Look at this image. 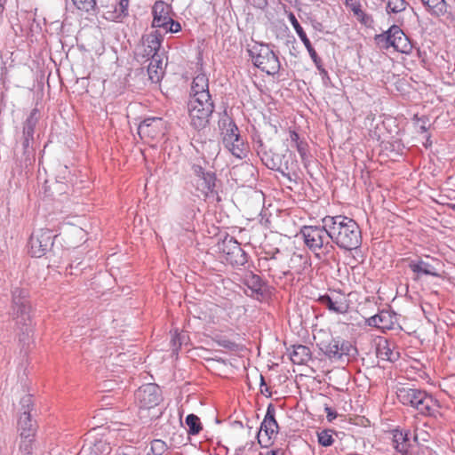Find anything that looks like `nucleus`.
Wrapping results in <instances>:
<instances>
[{"instance_id": "f257e3e1", "label": "nucleus", "mask_w": 455, "mask_h": 455, "mask_svg": "<svg viewBox=\"0 0 455 455\" xmlns=\"http://www.w3.org/2000/svg\"><path fill=\"white\" fill-rule=\"evenodd\" d=\"M327 219L333 245L345 251L355 250L361 245V230L353 219L344 215H327Z\"/></svg>"}, {"instance_id": "f03ea898", "label": "nucleus", "mask_w": 455, "mask_h": 455, "mask_svg": "<svg viewBox=\"0 0 455 455\" xmlns=\"http://www.w3.org/2000/svg\"><path fill=\"white\" fill-rule=\"evenodd\" d=\"M328 221L327 216H325L322 219L321 226H303L300 228V235L305 245L318 259H326L335 251L329 232Z\"/></svg>"}, {"instance_id": "7ed1b4c3", "label": "nucleus", "mask_w": 455, "mask_h": 455, "mask_svg": "<svg viewBox=\"0 0 455 455\" xmlns=\"http://www.w3.org/2000/svg\"><path fill=\"white\" fill-rule=\"evenodd\" d=\"M12 315L20 330V340L26 342L33 333L31 305L27 290L15 287L12 291Z\"/></svg>"}, {"instance_id": "20e7f679", "label": "nucleus", "mask_w": 455, "mask_h": 455, "mask_svg": "<svg viewBox=\"0 0 455 455\" xmlns=\"http://www.w3.org/2000/svg\"><path fill=\"white\" fill-rule=\"evenodd\" d=\"M254 148L260 160L268 169L279 172L290 181H295L297 164L288 149L284 154L274 153L271 149H267L260 138L254 140Z\"/></svg>"}, {"instance_id": "39448f33", "label": "nucleus", "mask_w": 455, "mask_h": 455, "mask_svg": "<svg viewBox=\"0 0 455 455\" xmlns=\"http://www.w3.org/2000/svg\"><path fill=\"white\" fill-rule=\"evenodd\" d=\"M400 401L425 416L434 415L439 407L435 399L419 389L400 388Z\"/></svg>"}, {"instance_id": "423d86ee", "label": "nucleus", "mask_w": 455, "mask_h": 455, "mask_svg": "<svg viewBox=\"0 0 455 455\" xmlns=\"http://www.w3.org/2000/svg\"><path fill=\"white\" fill-rule=\"evenodd\" d=\"M249 54L254 66L267 75H275L279 72L281 63L278 56L268 44H257L249 50Z\"/></svg>"}, {"instance_id": "0eeeda50", "label": "nucleus", "mask_w": 455, "mask_h": 455, "mask_svg": "<svg viewBox=\"0 0 455 455\" xmlns=\"http://www.w3.org/2000/svg\"><path fill=\"white\" fill-rule=\"evenodd\" d=\"M222 124L225 127V131L222 132V141L225 148L239 159L246 157L247 145L241 137L236 124L230 118L223 119Z\"/></svg>"}, {"instance_id": "6e6552de", "label": "nucleus", "mask_w": 455, "mask_h": 455, "mask_svg": "<svg viewBox=\"0 0 455 455\" xmlns=\"http://www.w3.org/2000/svg\"><path fill=\"white\" fill-rule=\"evenodd\" d=\"M172 7L164 1H156L152 7V28H162L165 33H177L180 31L181 26L179 21L172 18Z\"/></svg>"}, {"instance_id": "1a4fd4ad", "label": "nucleus", "mask_w": 455, "mask_h": 455, "mask_svg": "<svg viewBox=\"0 0 455 455\" xmlns=\"http://www.w3.org/2000/svg\"><path fill=\"white\" fill-rule=\"evenodd\" d=\"M275 415V406L270 403L267 406L265 418L261 422L259 431L257 435L258 442L262 447H268L272 443V440L275 438L278 434L279 427Z\"/></svg>"}, {"instance_id": "9d476101", "label": "nucleus", "mask_w": 455, "mask_h": 455, "mask_svg": "<svg viewBox=\"0 0 455 455\" xmlns=\"http://www.w3.org/2000/svg\"><path fill=\"white\" fill-rule=\"evenodd\" d=\"M56 236L50 229H40L34 232L28 242V252L32 257L41 258L53 246V239Z\"/></svg>"}, {"instance_id": "9b49d317", "label": "nucleus", "mask_w": 455, "mask_h": 455, "mask_svg": "<svg viewBox=\"0 0 455 455\" xmlns=\"http://www.w3.org/2000/svg\"><path fill=\"white\" fill-rule=\"evenodd\" d=\"M167 129L166 122L161 117L144 119L138 127V133L146 141L158 140L163 138Z\"/></svg>"}, {"instance_id": "f8f14e48", "label": "nucleus", "mask_w": 455, "mask_h": 455, "mask_svg": "<svg viewBox=\"0 0 455 455\" xmlns=\"http://www.w3.org/2000/svg\"><path fill=\"white\" fill-rule=\"evenodd\" d=\"M162 392L158 385L148 383L141 386L135 392V401L140 409H151L162 401Z\"/></svg>"}, {"instance_id": "ddd939ff", "label": "nucleus", "mask_w": 455, "mask_h": 455, "mask_svg": "<svg viewBox=\"0 0 455 455\" xmlns=\"http://www.w3.org/2000/svg\"><path fill=\"white\" fill-rule=\"evenodd\" d=\"M220 252L225 255L227 262L233 266H243L247 262V255L234 237H225L218 243Z\"/></svg>"}, {"instance_id": "4468645a", "label": "nucleus", "mask_w": 455, "mask_h": 455, "mask_svg": "<svg viewBox=\"0 0 455 455\" xmlns=\"http://www.w3.org/2000/svg\"><path fill=\"white\" fill-rule=\"evenodd\" d=\"M21 413L18 420V427L20 431V437L35 436L36 427L31 420L30 412L33 410L34 403L31 395H24L20 400Z\"/></svg>"}, {"instance_id": "2eb2a0df", "label": "nucleus", "mask_w": 455, "mask_h": 455, "mask_svg": "<svg viewBox=\"0 0 455 455\" xmlns=\"http://www.w3.org/2000/svg\"><path fill=\"white\" fill-rule=\"evenodd\" d=\"M319 347L331 360L341 359L343 355H354L355 347L346 340L331 339L329 343L321 342Z\"/></svg>"}, {"instance_id": "dca6fc26", "label": "nucleus", "mask_w": 455, "mask_h": 455, "mask_svg": "<svg viewBox=\"0 0 455 455\" xmlns=\"http://www.w3.org/2000/svg\"><path fill=\"white\" fill-rule=\"evenodd\" d=\"M321 305L336 314H346L349 309V303L345 293L332 291L318 298Z\"/></svg>"}, {"instance_id": "f3484780", "label": "nucleus", "mask_w": 455, "mask_h": 455, "mask_svg": "<svg viewBox=\"0 0 455 455\" xmlns=\"http://www.w3.org/2000/svg\"><path fill=\"white\" fill-rule=\"evenodd\" d=\"M163 36L158 30H154L149 34L144 35L141 38L142 42V57L149 58L154 56H160L158 53Z\"/></svg>"}, {"instance_id": "a211bd4d", "label": "nucleus", "mask_w": 455, "mask_h": 455, "mask_svg": "<svg viewBox=\"0 0 455 455\" xmlns=\"http://www.w3.org/2000/svg\"><path fill=\"white\" fill-rule=\"evenodd\" d=\"M39 120V111L37 108L31 110L29 116L23 124L21 144L24 153H27L30 142L34 140L35 128Z\"/></svg>"}, {"instance_id": "6ab92c4d", "label": "nucleus", "mask_w": 455, "mask_h": 455, "mask_svg": "<svg viewBox=\"0 0 455 455\" xmlns=\"http://www.w3.org/2000/svg\"><path fill=\"white\" fill-rule=\"evenodd\" d=\"M130 0H116L111 6H106L104 17L111 21L122 22L129 15Z\"/></svg>"}, {"instance_id": "aec40b11", "label": "nucleus", "mask_w": 455, "mask_h": 455, "mask_svg": "<svg viewBox=\"0 0 455 455\" xmlns=\"http://www.w3.org/2000/svg\"><path fill=\"white\" fill-rule=\"evenodd\" d=\"M208 108V106H206ZM190 124L196 130L205 128L210 123V117L213 112L208 108H198L188 105Z\"/></svg>"}, {"instance_id": "412c9836", "label": "nucleus", "mask_w": 455, "mask_h": 455, "mask_svg": "<svg viewBox=\"0 0 455 455\" xmlns=\"http://www.w3.org/2000/svg\"><path fill=\"white\" fill-rule=\"evenodd\" d=\"M395 320V314L392 315L388 311H381L380 313L369 317L366 322L369 326H373L381 329L382 331H386L394 328Z\"/></svg>"}, {"instance_id": "4be33fe9", "label": "nucleus", "mask_w": 455, "mask_h": 455, "mask_svg": "<svg viewBox=\"0 0 455 455\" xmlns=\"http://www.w3.org/2000/svg\"><path fill=\"white\" fill-rule=\"evenodd\" d=\"M111 451L109 443L104 440H94L91 441L88 438L85 440V443L83 445L80 451L81 455H105L108 454Z\"/></svg>"}, {"instance_id": "5701e85b", "label": "nucleus", "mask_w": 455, "mask_h": 455, "mask_svg": "<svg viewBox=\"0 0 455 455\" xmlns=\"http://www.w3.org/2000/svg\"><path fill=\"white\" fill-rule=\"evenodd\" d=\"M281 253L276 251L271 257H265L259 259V266L269 272V275L275 276L277 273L283 275L290 274L289 270H283L279 264Z\"/></svg>"}, {"instance_id": "b1692460", "label": "nucleus", "mask_w": 455, "mask_h": 455, "mask_svg": "<svg viewBox=\"0 0 455 455\" xmlns=\"http://www.w3.org/2000/svg\"><path fill=\"white\" fill-rule=\"evenodd\" d=\"M216 176L214 172L195 178L193 185L203 196H207L214 191Z\"/></svg>"}, {"instance_id": "393cba45", "label": "nucleus", "mask_w": 455, "mask_h": 455, "mask_svg": "<svg viewBox=\"0 0 455 455\" xmlns=\"http://www.w3.org/2000/svg\"><path fill=\"white\" fill-rule=\"evenodd\" d=\"M398 32V26L392 25L387 31L382 34L376 35L374 37L375 43L381 49H388L389 47H394L395 50H397V45L395 44V35Z\"/></svg>"}, {"instance_id": "a878e982", "label": "nucleus", "mask_w": 455, "mask_h": 455, "mask_svg": "<svg viewBox=\"0 0 455 455\" xmlns=\"http://www.w3.org/2000/svg\"><path fill=\"white\" fill-rule=\"evenodd\" d=\"M377 355L381 360L395 362L398 360V351L395 350V344L390 343L387 339L379 342L377 347Z\"/></svg>"}, {"instance_id": "bb28decb", "label": "nucleus", "mask_w": 455, "mask_h": 455, "mask_svg": "<svg viewBox=\"0 0 455 455\" xmlns=\"http://www.w3.org/2000/svg\"><path fill=\"white\" fill-rule=\"evenodd\" d=\"M150 62L148 67V74L149 79L153 83H158L164 74L163 60L160 56L149 57Z\"/></svg>"}, {"instance_id": "cd10ccee", "label": "nucleus", "mask_w": 455, "mask_h": 455, "mask_svg": "<svg viewBox=\"0 0 455 455\" xmlns=\"http://www.w3.org/2000/svg\"><path fill=\"white\" fill-rule=\"evenodd\" d=\"M202 94L211 95L209 92V80L204 74H199L193 79L190 97Z\"/></svg>"}, {"instance_id": "c85d7f7f", "label": "nucleus", "mask_w": 455, "mask_h": 455, "mask_svg": "<svg viewBox=\"0 0 455 455\" xmlns=\"http://www.w3.org/2000/svg\"><path fill=\"white\" fill-rule=\"evenodd\" d=\"M244 284L248 287L252 294L263 295L265 292V283L261 277L258 275L250 273L244 277Z\"/></svg>"}, {"instance_id": "c756f323", "label": "nucleus", "mask_w": 455, "mask_h": 455, "mask_svg": "<svg viewBox=\"0 0 455 455\" xmlns=\"http://www.w3.org/2000/svg\"><path fill=\"white\" fill-rule=\"evenodd\" d=\"M289 137L292 146L297 148L302 162H307L309 157L307 142L301 140L299 134L295 131H290Z\"/></svg>"}, {"instance_id": "7c9ffc66", "label": "nucleus", "mask_w": 455, "mask_h": 455, "mask_svg": "<svg viewBox=\"0 0 455 455\" xmlns=\"http://www.w3.org/2000/svg\"><path fill=\"white\" fill-rule=\"evenodd\" d=\"M310 357V349L304 345L293 346V350L290 355L291 362L295 364H304Z\"/></svg>"}, {"instance_id": "2f4dec72", "label": "nucleus", "mask_w": 455, "mask_h": 455, "mask_svg": "<svg viewBox=\"0 0 455 455\" xmlns=\"http://www.w3.org/2000/svg\"><path fill=\"white\" fill-rule=\"evenodd\" d=\"M421 2L432 15L440 17L447 12L445 0H421Z\"/></svg>"}, {"instance_id": "473e14b6", "label": "nucleus", "mask_w": 455, "mask_h": 455, "mask_svg": "<svg viewBox=\"0 0 455 455\" xmlns=\"http://www.w3.org/2000/svg\"><path fill=\"white\" fill-rule=\"evenodd\" d=\"M188 105L198 108H206V106H208L209 111H214V103L211 95L191 96Z\"/></svg>"}, {"instance_id": "72a5a7b5", "label": "nucleus", "mask_w": 455, "mask_h": 455, "mask_svg": "<svg viewBox=\"0 0 455 455\" xmlns=\"http://www.w3.org/2000/svg\"><path fill=\"white\" fill-rule=\"evenodd\" d=\"M409 267L417 275L424 274L429 275H437V273L430 264L419 260V261H411L409 264Z\"/></svg>"}, {"instance_id": "f704fd0d", "label": "nucleus", "mask_w": 455, "mask_h": 455, "mask_svg": "<svg viewBox=\"0 0 455 455\" xmlns=\"http://www.w3.org/2000/svg\"><path fill=\"white\" fill-rule=\"evenodd\" d=\"M188 427V434L192 435H198L202 430V424L200 419L195 414H188L185 420Z\"/></svg>"}, {"instance_id": "c9c22d12", "label": "nucleus", "mask_w": 455, "mask_h": 455, "mask_svg": "<svg viewBox=\"0 0 455 455\" xmlns=\"http://www.w3.org/2000/svg\"><path fill=\"white\" fill-rule=\"evenodd\" d=\"M354 15L357 18V20L366 27H371L373 23V19L371 16L366 14L359 4H352V10Z\"/></svg>"}, {"instance_id": "e433bc0d", "label": "nucleus", "mask_w": 455, "mask_h": 455, "mask_svg": "<svg viewBox=\"0 0 455 455\" xmlns=\"http://www.w3.org/2000/svg\"><path fill=\"white\" fill-rule=\"evenodd\" d=\"M336 433L331 429H323L317 433L318 443L323 447H329L334 443L333 435Z\"/></svg>"}, {"instance_id": "4c0bfd02", "label": "nucleus", "mask_w": 455, "mask_h": 455, "mask_svg": "<svg viewBox=\"0 0 455 455\" xmlns=\"http://www.w3.org/2000/svg\"><path fill=\"white\" fill-rule=\"evenodd\" d=\"M35 436L20 437L19 451L21 455H32L34 449Z\"/></svg>"}, {"instance_id": "58836bf2", "label": "nucleus", "mask_w": 455, "mask_h": 455, "mask_svg": "<svg viewBox=\"0 0 455 455\" xmlns=\"http://www.w3.org/2000/svg\"><path fill=\"white\" fill-rule=\"evenodd\" d=\"M290 20L291 22L293 28L295 29L296 33L298 34L299 37L303 42L304 45L309 44L310 41H309L308 37L307 36V34L304 31L303 28L300 26L299 22L294 16V14L291 13L290 15Z\"/></svg>"}, {"instance_id": "ea45409f", "label": "nucleus", "mask_w": 455, "mask_h": 455, "mask_svg": "<svg viewBox=\"0 0 455 455\" xmlns=\"http://www.w3.org/2000/svg\"><path fill=\"white\" fill-rule=\"evenodd\" d=\"M150 450L151 452H148L147 455H164L167 451V445L164 441L156 439L151 442Z\"/></svg>"}, {"instance_id": "a19ab883", "label": "nucleus", "mask_w": 455, "mask_h": 455, "mask_svg": "<svg viewBox=\"0 0 455 455\" xmlns=\"http://www.w3.org/2000/svg\"><path fill=\"white\" fill-rule=\"evenodd\" d=\"M72 2L77 9L84 12L92 11L96 6L95 0H72Z\"/></svg>"}, {"instance_id": "79ce46f5", "label": "nucleus", "mask_w": 455, "mask_h": 455, "mask_svg": "<svg viewBox=\"0 0 455 455\" xmlns=\"http://www.w3.org/2000/svg\"><path fill=\"white\" fill-rule=\"evenodd\" d=\"M192 171L196 176L195 178L202 177L204 175H206V174H209L212 172H206L203 166H201L200 164H196L192 165Z\"/></svg>"}, {"instance_id": "37998d69", "label": "nucleus", "mask_w": 455, "mask_h": 455, "mask_svg": "<svg viewBox=\"0 0 455 455\" xmlns=\"http://www.w3.org/2000/svg\"><path fill=\"white\" fill-rule=\"evenodd\" d=\"M324 411L326 412V418L330 422L335 419L338 416L337 412L331 407H329L327 404H325L324 406Z\"/></svg>"}, {"instance_id": "c03bdc74", "label": "nucleus", "mask_w": 455, "mask_h": 455, "mask_svg": "<svg viewBox=\"0 0 455 455\" xmlns=\"http://www.w3.org/2000/svg\"><path fill=\"white\" fill-rule=\"evenodd\" d=\"M400 453H403V455H413L414 454V445L411 443H408V447H404V444H403L402 447H400Z\"/></svg>"}, {"instance_id": "a18cd8bd", "label": "nucleus", "mask_w": 455, "mask_h": 455, "mask_svg": "<svg viewBox=\"0 0 455 455\" xmlns=\"http://www.w3.org/2000/svg\"><path fill=\"white\" fill-rule=\"evenodd\" d=\"M70 174L68 166H60L59 170L58 179L60 180H67L68 176Z\"/></svg>"}, {"instance_id": "49530a36", "label": "nucleus", "mask_w": 455, "mask_h": 455, "mask_svg": "<svg viewBox=\"0 0 455 455\" xmlns=\"http://www.w3.org/2000/svg\"><path fill=\"white\" fill-rule=\"evenodd\" d=\"M387 12H394V13L398 12L395 0H388V3L387 4Z\"/></svg>"}, {"instance_id": "de8ad7c7", "label": "nucleus", "mask_w": 455, "mask_h": 455, "mask_svg": "<svg viewBox=\"0 0 455 455\" xmlns=\"http://www.w3.org/2000/svg\"><path fill=\"white\" fill-rule=\"evenodd\" d=\"M219 344L221 347H223L225 348H228V349H234L236 347L235 343H234L230 340H228V339H222L219 342Z\"/></svg>"}, {"instance_id": "09e8293b", "label": "nucleus", "mask_w": 455, "mask_h": 455, "mask_svg": "<svg viewBox=\"0 0 455 455\" xmlns=\"http://www.w3.org/2000/svg\"><path fill=\"white\" fill-rule=\"evenodd\" d=\"M305 47L307 48L312 60L317 59L319 56L317 55L315 50L314 49V47L312 46L311 43H309V44H305Z\"/></svg>"}, {"instance_id": "8fccbe9b", "label": "nucleus", "mask_w": 455, "mask_h": 455, "mask_svg": "<svg viewBox=\"0 0 455 455\" xmlns=\"http://www.w3.org/2000/svg\"><path fill=\"white\" fill-rule=\"evenodd\" d=\"M204 148H207L209 149L213 148L214 150L216 151L217 144L213 140H209L208 142H204V144H202L203 150L204 149Z\"/></svg>"}, {"instance_id": "3c124183", "label": "nucleus", "mask_w": 455, "mask_h": 455, "mask_svg": "<svg viewBox=\"0 0 455 455\" xmlns=\"http://www.w3.org/2000/svg\"><path fill=\"white\" fill-rule=\"evenodd\" d=\"M267 0H258L257 2L254 1V5L259 7V8H263L267 5Z\"/></svg>"}, {"instance_id": "603ef678", "label": "nucleus", "mask_w": 455, "mask_h": 455, "mask_svg": "<svg viewBox=\"0 0 455 455\" xmlns=\"http://www.w3.org/2000/svg\"><path fill=\"white\" fill-rule=\"evenodd\" d=\"M265 387H261L260 388V392L265 395L266 396H270L271 395V392L269 390V388L266 386H264Z\"/></svg>"}, {"instance_id": "864d4df0", "label": "nucleus", "mask_w": 455, "mask_h": 455, "mask_svg": "<svg viewBox=\"0 0 455 455\" xmlns=\"http://www.w3.org/2000/svg\"><path fill=\"white\" fill-rule=\"evenodd\" d=\"M313 61H314L315 65L316 66L317 69L321 68L323 67L322 60L320 59V57H318L317 59L314 60Z\"/></svg>"}, {"instance_id": "5fc2aeb1", "label": "nucleus", "mask_w": 455, "mask_h": 455, "mask_svg": "<svg viewBox=\"0 0 455 455\" xmlns=\"http://www.w3.org/2000/svg\"><path fill=\"white\" fill-rule=\"evenodd\" d=\"M407 443H410L409 433L404 434L403 444H404V446H405V445H407ZM399 445H402V443H399Z\"/></svg>"}, {"instance_id": "6e6d98bb", "label": "nucleus", "mask_w": 455, "mask_h": 455, "mask_svg": "<svg viewBox=\"0 0 455 455\" xmlns=\"http://www.w3.org/2000/svg\"><path fill=\"white\" fill-rule=\"evenodd\" d=\"M354 0H345V4L352 9V4H359L358 3H353Z\"/></svg>"}, {"instance_id": "4d7b16f0", "label": "nucleus", "mask_w": 455, "mask_h": 455, "mask_svg": "<svg viewBox=\"0 0 455 455\" xmlns=\"http://www.w3.org/2000/svg\"><path fill=\"white\" fill-rule=\"evenodd\" d=\"M318 70L320 71V74L323 76H328V73H327L326 69L323 67H322L321 68H318Z\"/></svg>"}, {"instance_id": "13d9d810", "label": "nucleus", "mask_w": 455, "mask_h": 455, "mask_svg": "<svg viewBox=\"0 0 455 455\" xmlns=\"http://www.w3.org/2000/svg\"><path fill=\"white\" fill-rule=\"evenodd\" d=\"M411 48V45H408V44H405L404 45V48L403 50H400L401 52L403 53H408L409 50Z\"/></svg>"}, {"instance_id": "bf43d9fd", "label": "nucleus", "mask_w": 455, "mask_h": 455, "mask_svg": "<svg viewBox=\"0 0 455 455\" xmlns=\"http://www.w3.org/2000/svg\"><path fill=\"white\" fill-rule=\"evenodd\" d=\"M395 437H396V435H395V434H394V440H393V443H394V448H395V450H398V441L395 439Z\"/></svg>"}, {"instance_id": "052dcab7", "label": "nucleus", "mask_w": 455, "mask_h": 455, "mask_svg": "<svg viewBox=\"0 0 455 455\" xmlns=\"http://www.w3.org/2000/svg\"><path fill=\"white\" fill-rule=\"evenodd\" d=\"M260 378V388L263 387V386H266L264 377L262 375H259Z\"/></svg>"}, {"instance_id": "680f3d73", "label": "nucleus", "mask_w": 455, "mask_h": 455, "mask_svg": "<svg viewBox=\"0 0 455 455\" xmlns=\"http://www.w3.org/2000/svg\"><path fill=\"white\" fill-rule=\"evenodd\" d=\"M276 454H277V451H274V450L269 451L267 453V455H276Z\"/></svg>"}, {"instance_id": "e2e57ef3", "label": "nucleus", "mask_w": 455, "mask_h": 455, "mask_svg": "<svg viewBox=\"0 0 455 455\" xmlns=\"http://www.w3.org/2000/svg\"><path fill=\"white\" fill-rule=\"evenodd\" d=\"M448 207L453 211H455V204H448Z\"/></svg>"}, {"instance_id": "0e129e2a", "label": "nucleus", "mask_w": 455, "mask_h": 455, "mask_svg": "<svg viewBox=\"0 0 455 455\" xmlns=\"http://www.w3.org/2000/svg\"><path fill=\"white\" fill-rule=\"evenodd\" d=\"M420 129H421L423 132H426V130H427V128H426V126H425V125L420 126Z\"/></svg>"}, {"instance_id": "69168bd1", "label": "nucleus", "mask_w": 455, "mask_h": 455, "mask_svg": "<svg viewBox=\"0 0 455 455\" xmlns=\"http://www.w3.org/2000/svg\"><path fill=\"white\" fill-rule=\"evenodd\" d=\"M403 4H404V2H403V1H402V2L400 3V6H402Z\"/></svg>"}, {"instance_id": "338daca9", "label": "nucleus", "mask_w": 455, "mask_h": 455, "mask_svg": "<svg viewBox=\"0 0 455 455\" xmlns=\"http://www.w3.org/2000/svg\"><path fill=\"white\" fill-rule=\"evenodd\" d=\"M393 432L396 433V432H398V429H394Z\"/></svg>"}]
</instances>
